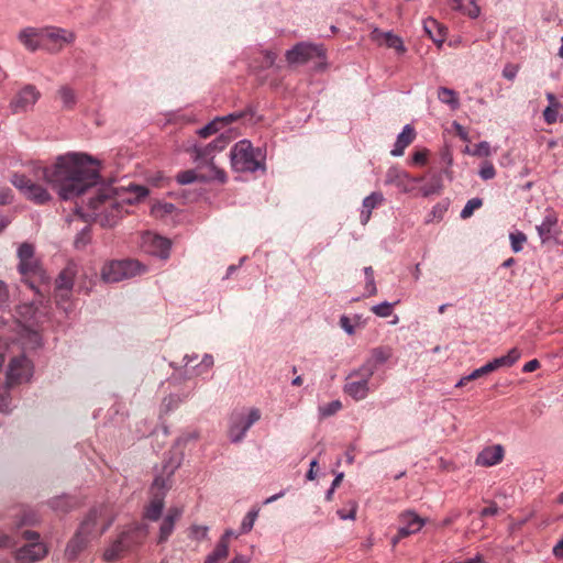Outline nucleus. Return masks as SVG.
I'll return each mask as SVG.
<instances>
[{"instance_id": "nucleus-27", "label": "nucleus", "mask_w": 563, "mask_h": 563, "mask_svg": "<svg viewBox=\"0 0 563 563\" xmlns=\"http://www.w3.org/2000/svg\"><path fill=\"white\" fill-rule=\"evenodd\" d=\"M521 357V352L518 347H512L506 355L496 357L489 362V365L494 371L500 367H511Z\"/></svg>"}, {"instance_id": "nucleus-52", "label": "nucleus", "mask_w": 563, "mask_h": 563, "mask_svg": "<svg viewBox=\"0 0 563 563\" xmlns=\"http://www.w3.org/2000/svg\"><path fill=\"white\" fill-rule=\"evenodd\" d=\"M473 155L476 156H489L490 155V145L488 142L483 141L475 145Z\"/></svg>"}, {"instance_id": "nucleus-59", "label": "nucleus", "mask_w": 563, "mask_h": 563, "mask_svg": "<svg viewBox=\"0 0 563 563\" xmlns=\"http://www.w3.org/2000/svg\"><path fill=\"white\" fill-rule=\"evenodd\" d=\"M539 367H540V362L534 358V360L527 362L523 365L522 371L525 373H531V372H534L536 369H538Z\"/></svg>"}, {"instance_id": "nucleus-63", "label": "nucleus", "mask_w": 563, "mask_h": 563, "mask_svg": "<svg viewBox=\"0 0 563 563\" xmlns=\"http://www.w3.org/2000/svg\"><path fill=\"white\" fill-rule=\"evenodd\" d=\"M341 327L347 332L349 334H352L354 332L353 325H351L350 320L346 316H342L340 320Z\"/></svg>"}, {"instance_id": "nucleus-38", "label": "nucleus", "mask_w": 563, "mask_h": 563, "mask_svg": "<svg viewBox=\"0 0 563 563\" xmlns=\"http://www.w3.org/2000/svg\"><path fill=\"white\" fill-rule=\"evenodd\" d=\"M90 242V228L86 225L81 231L76 235L74 241V246L77 250L85 249Z\"/></svg>"}, {"instance_id": "nucleus-53", "label": "nucleus", "mask_w": 563, "mask_h": 563, "mask_svg": "<svg viewBox=\"0 0 563 563\" xmlns=\"http://www.w3.org/2000/svg\"><path fill=\"white\" fill-rule=\"evenodd\" d=\"M519 66L515 64H507L503 69V76L508 80H514L518 74Z\"/></svg>"}, {"instance_id": "nucleus-64", "label": "nucleus", "mask_w": 563, "mask_h": 563, "mask_svg": "<svg viewBox=\"0 0 563 563\" xmlns=\"http://www.w3.org/2000/svg\"><path fill=\"white\" fill-rule=\"evenodd\" d=\"M553 555L558 559L563 558V538L553 547Z\"/></svg>"}, {"instance_id": "nucleus-11", "label": "nucleus", "mask_w": 563, "mask_h": 563, "mask_svg": "<svg viewBox=\"0 0 563 563\" xmlns=\"http://www.w3.org/2000/svg\"><path fill=\"white\" fill-rule=\"evenodd\" d=\"M41 98L40 90L34 85H25L13 96L9 108L14 114L25 113L33 109Z\"/></svg>"}, {"instance_id": "nucleus-55", "label": "nucleus", "mask_w": 563, "mask_h": 563, "mask_svg": "<svg viewBox=\"0 0 563 563\" xmlns=\"http://www.w3.org/2000/svg\"><path fill=\"white\" fill-rule=\"evenodd\" d=\"M410 534L411 531H408L407 529L399 527L397 534L391 538V545L395 548L401 539Z\"/></svg>"}, {"instance_id": "nucleus-2", "label": "nucleus", "mask_w": 563, "mask_h": 563, "mask_svg": "<svg viewBox=\"0 0 563 563\" xmlns=\"http://www.w3.org/2000/svg\"><path fill=\"white\" fill-rule=\"evenodd\" d=\"M180 465V457L170 455L164 462L162 474L157 475L151 486V500L145 507L144 517L151 521H157L164 509L165 496L170 488V478Z\"/></svg>"}, {"instance_id": "nucleus-31", "label": "nucleus", "mask_w": 563, "mask_h": 563, "mask_svg": "<svg viewBox=\"0 0 563 563\" xmlns=\"http://www.w3.org/2000/svg\"><path fill=\"white\" fill-rule=\"evenodd\" d=\"M192 152H194V161L197 162V163H207L209 164L210 168L213 165L212 163V159H213V153H214V150L211 148V145L208 144L206 146H194L192 148Z\"/></svg>"}, {"instance_id": "nucleus-47", "label": "nucleus", "mask_w": 563, "mask_h": 563, "mask_svg": "<svg viewBox=\"0 0 563 563\" xmlns=\"http://www.w3.org/2000/svg\"><path fill=\"white\" fill-rule=\"evenodd\" d=\"M341 407H342L341 401L333 400V401L320 407L319 411L322 417H330V416L336 413L341 409Z\"/></svg>"}, {"instance_id": "nucleus-13", "label": "nucleus", "mask_w": 563, "mask_h": 563, "mask_svg": "<svg viewBox=\"0 0 563 563\" xmlns=\"http://www.w3.org/2000/svg\"><path fill=\"white\" fill-rule=\"evenodd\" d=\"M373 376H364L361 367L353 369L346 377L344 393L354 400H363L371 391L369 380Z\"/></svg>"}, {"instance_id": "nucleus-25", "label": "nucleus", "mask_w": 563, "mask_h": 563, "mask_svg": "<svg viewBox=\"0 0 563 563\" xmlns=\"http://www.w3.org/2000/svg\"><path fill=\"white\" fill-rule=\"evenodd\" d=\"M399 521L402 525L400 527L411 531V534L419 532L426 523L424 519L410 510L401 512Z\"/></svg>"}, {"instance_id": "nucleus-39", "label": "nucleus", "mask_w": 563, "mask_h": 563, "mask_svg": "<svg viewBox=\"0 0 563 563\" xmlns=\"http://www.w3.org/2000/svg\"><path fill=\"white\" fill-rule=\"evenodd\" d=\"M482 205H483V200L481 198L470 199L461 211V214H460L461 218L462 219L470 218L473 214L474 210L481 208Z\"/></svg>"}, {"instance_id": "nucleus-10", "label": "nucleus", "mask_w": 563, "mask_h": 563, "mask_svg": "<svg viewBox=\"0 0 563 563\" xmlns=\"http://www.w3.org/2000/svg\"><path fill=\"white\" fill-rule=\"evenodd\" d=\"M325 51L322 45L298 43L287 51L286 59L289 64H305L312 59H324Z\"/></svg>"}, {"instance_id": "nucleus-45", "label": "nucleus", "mask_w": 563, "mask_h": 563, "mask_svg": "<svg viewBox=\"0 0 563 563\" xmlns=\"http://www.w3.org/2000/svg\"><path fill=\"white\" fill-rule=\"evenodd\" d=\"M222 119H214L213 121L209 122L205 126L198 130V135L201 137H208L219 131V124L221 123Z\"/></svg>"}, {"instance_id": "nucleus-29", "label": "nucleus", "mask_w": 563, "mask_h": 563, "mask_svg": "<svg viewBox=\"0 0 563 563\" xmlns=\"http://www.w3.org/2000/svg\"><path fill=\"white\" fill-rule=\"evenodd\" d=\"M556 218L549 214L543 219L541 224L537 225V231L542 243L550 241V239L552 238V231L556 225Z\"/></svg>"}, {"instance_id": "nucleus-56", "label": "nucleus", "mask_w": 563, "mask_h": 563, "mask_svg": "<svg viewBox=\"0 0 563 563\" xmlns=\"http://www.w3.org/2000/svg\"><path fill=\"white\" fill-rule=\"evenodd\" d=\"M499 511L498 506L495 503H492L488 507H485L481 510V517H489L495 516Z\"/></svg>"}, {"instance_id": "nucleus-40", "label": "nucleus", "mask_w": 563, "mask_h": 563, "mask_svg": "<svg viewBox=\"0 0 563 563\" xmlns=\"http://www.w3.org/2000/svg\"><path fill=\"white\" fill-rule=\"evenodd\" d=\"M183 401V399L178 395H169L165 397L162 401V411L164 413H168L175 408L178 407V405Z\"/></svg>"}, {"instance_id": "nucleus-19", "label": "nucleus", "mask_w": 563, "mask_h": 563, "mask_svg": "<svg viewBox=\"0 0 563 563\" xmlns=\"http://www.w3.org/2000/svg\"><path fill=\"white\" fill-rule=\"evenodd\" d=\"M145 536L146 530L143 526L131 525L125 530H123L117 539L123 541V547L126 549V551H130L134 547L141 544Z\"/></svg>"}, {"instance_id": "nucleus-54", "label": "nucleus", "mask_w": 563, "mask_h": 563, "mask_svg": "<svg viewBox=\"0 0 563 563\" xmlns=\"http://www.w3.org/2000/svg\"><path fill=\"white\" fill-rule=\"evenodd\" d=\"M208 527L206 526H192L191 527V534L194 538L200 540L206 539L208 536Z\"/></svg>"}, {"instance_id": "nucleus-51", "label": "nucleus", "mask_w": 563, "mask_h": 563, "mask_svg": "<svg viewBox=\"0 0 563 563\" xmlns=\"http://www.w3.org/2000/svg\"><path fill=\"white\" fill-rule=\"evenodd\" d=\"M496 175V170H495V167L492 163H485L482 168L479 169V176L484 179V180H488V179H492L494 178Z\"/></svg>"}, {"instance_id": "nucleus-4", "label": "nucleus", "mask_w": 563, "mask_h": 563, "mask_svg": "<svg viewBox=\"0 0 563 563\" xmlns=\"http://www.w3.org/2000/svg\"><path fill=\"white\" fill-rule=\"evenodd\" d=\"M99 511L92 509L80 523L75 536L67 543L65 554L69 560H75L78 554L88 545L96 531Z\"/></svg>"}, {"instance_id": "nucleus-33", "label": "nucleus", "mask_w": 563, "mask_h": 563, "mask_svg": "<svg viewBox=\"0 0 563 563\" xmlns=\"http://www.w3.org/2000/svg\"><path fill=\"white\" fill-rule=\"evenodd\" d=\"M423 29L434 42L442 43L444 41L442 26L437 20L428 18L423 23Z\"/></svg>"}, {"instance_id": "nucleus-28", "label": "nucleus", "mask_w": 563, "mask_h": 563, "mask_svg": "<svg viewBox=\"0 0 563 563\" xmlns=\"http://www.w3.org/2000/svg\"><path fill=\"white\" fill-rule=\"evenodd\" d=\"M48 505L54 511L68 512L76 506V500L68 495H62L52 498Z\"/></svg>"}, {"instance_id": "nucleus-34", "label": "nucleus", "mask_w": 563, "mask_h": 563, "mask_svg": "<svg viewBox=\"0 0 563 563\" xmlns=\"http://www.w3.org/2000/svg\"><path fill=\"white\" fill-rule=\"evenodd\" d=\"M229 554V544L224 540H219L214 550L205 559V563H218L227 559Z\"/></svg>"}, {"instance_id": "nucleus-18", "label": "nucleus", "mask_w": 563, "mask_h": 563, "mask_svg": "<svg viewBox=\"0 0 563 563\" xmlns=\"http://www.w3.org/2000/svg\"><path fill=\"white\" fill-rule=\"evenodd\" d=\"M197 354L184 356L185 375L189 377L198 376L206 373L213 366V357L210 354H205L200 363H197Z\"/></svg>"}, {"instance_id": "nucleus-14", "label": "nucleus", "mask_w": 563, "mask_h": 563, "mask_svg": "<svg viewBox=\"0 0 563 563\" xmlns=\"http://www.w3.org/2000/svg\"><path fill=\"white\" fill-rule=\"evenodd\" d=\"M212 179H217L220 183H224L227 180V175H225L224 170H222L216 166L211 167V174H208V175L207 174H198L194 169L183 170L176 175V180L180 185H189L195 181L206 183V181H209Z\"/></svg>"}, {"instance_id": "nucleus-32", "label": "nucleus", "mask_w": 563, "mask_h": 563, "mask_svg": "<svg viewBox=\"0 0 563 563\" xmlns=\"http://www.w3.org/2000/svg\"><path fill=\"white\" fill-rule=\"evenodd\" d=\"M19 272L23 275H42V268L38 260L33 256L26 261H20L18 265Z\"/></svg>"}, {"instance_id": "nucleus-22", "label": "nucleus", "mask_w": 563, "mask_h": 563, "mask_svg": "<svg viewBox=\"0 0 563 563\" xmlns=\"http://www.w3.org/2000/svg\"><path fill=\"white\" fill-rule=\"evenodd\" d=\"M18 38L25 46V48L31 52H35L40 47H43V41L42 35L40 34V29L25 27L20 31Z\"/></svg>"}, {"instance_id": "nucleus-26", "label": "nucleus", "mask_w": 563, "mask_h": 563, "mask_svg": "<svg viewBox=\"0 0 563 563\" xmlns=\"http://www.w3.org/2000/svg\"><path fill=\"white\" fill-rule=\"evenodd\" d=\"M449 2L453 10L460 11L471 19H476L479 15L481 10L476 0H449Z\"/></svg>"}, {"instance_id": "nucleus-30", "label": "nucleus", "mask_w": 563, "mask_h": 563, "mask_svg": "<svg viewBox=\"0 0 563 563\" xmlns=\"http://www.w3.org/2000/svg\"><path fill=\"white\" fill-rule=\"evenodd\" d=\"M123 541H120L119 539H115L103 552V560L104 561H115L123 556L124 553H126V549L123 547Z\"/></svg>"}, {"instance_id": "nucleus-43", "label": "nucleus", "mask_w": 563, "mask_h": 563, "mask_svg": "<svg viewBox=\"0 0 563 563\" xmlns=\"http://www.w3.org/2000/svg\"><path fill=\"white\" fill-rule=\"evenodd\" d=\"M258 511L257 510H251L247 512V515L242 520L241 527H240V533H247L252 530L254 522L257 518Z\"/></svg>"}, {"instance_id": "nucleus-5", "label": "nucleus", "mask_w": 563, "mask_h": 563, "mask_svg": "<svg viewBox=\"0 0 563 563\" xmlns=\"http://www.w3.org/2000/svg\"><path fill=\"white\" fill-rule=\"evenodd\" d=\"M145 272V267L134 260L110 261L101 269V278L106 283H119Z\"/></svg>"}, {"instance_id": "nucleus-16", "label": "nucleus", "mask_w": 563, "mask_h": 563, "mask_svg": "<svg viewBox=\"0 0 563 563\" xmlns=\"http://www.w3.org/2000/svg\"><path fill=\"white\" fill-rule=\"evenodd\" d=\"M393 355V351L388 346H378L371 351V355L360 366L364 376H373L379 365L385 364Z\"/></svg>"}, {"instance_id": "nucleus-61", "label": "nucleus", "mask_w": 563, "mask_h": 563, "mask_svg": "<svg viewBox=\"0 0 563 563\" xmlns=\"http://www.w3.org/2000/svg\"><path fill=\"white\" fill-rule=\"evenodd\" d=\"M22 536L25 540L30 541V543L40 542V534L35 531L25 530Z\"/></svg>"}, {"instance_id": "nucleus-57", "label": "nucleus", "mask_w": 563, "mask_h": 563, "mask_svg": "<svg viewBox=\"0 0 563 563\" xmlns=\"http://www.w3.org/2000/svg\"><path fill=\"white\" fill-rule=\"evenodd\" d=\"M209 144L211 145V148L214 150V152L222 151L227 146V139L223 135H221Z\"/></svg>"}, {"instance_id": "nucleus-24", "label": "nucleus", "mask_w": 563, "mask_h": 563, "mask_svg": "<svg viewBox=\"0 0 563 563\" xmlns=\"http://www.w3.org/2000/svg\"><path fill=\"white\" fill-rule=\"evenodd\" d=\"M415 136L416 133L413 128L409 124L405 125L401 133L398 134L390 154L396 157L401 156L405 148L413 141Z\"/></svg>"}, {"instance_id": "nucleus-9", "label": "nucleus", "mask_w": 563, "mask_h": 563, "mask_svg": "<svg viewBox=\"0 0 563 563\" xmlns=\"http://www.w3.org/2000/svg\"><path fill=\"white\" fill-rule=\"evenodd\" d=\"M78 274V266L75 262H68L55 279V299L58 305L69 301L74 280Z\"/></svg>"}, {"instance_id": "nucleus-7", "label": "nucleus", "mask_w": 563, "mask_h": 563, "mask_svg": "<svg viewBox=\"0 0 563 563\" xmlns=\"http://www.w3.org/2000/svg\"><path fill=\"white\" fill-rule=\"evenodd\" d=\"M40 34L42 35L43 47L51 53L62 51L76 40V34L73 31L57 26L42 27Z\"/></svg>"}, {"instance_id": "nucleus-62", "label": "nucleus", "mask_w": 563, "mask_h": 563, "mask_svg": "<svg viewBox=\"0 0 563 563\" xmlns=\"http://www.w3.org/2000/svg\"><path fill=\"white\" fill-rule=\"evenodd\" d=\"M365 289H366V296H374V295H376L377 287H376V284H375V279L366 280Z\"/></svg>"}, {"instance_id": "nucleus-37", "label": "nucleus", "mask_w": 563, "mask_h": 563, "mask_svg": "<svg viewBox=\"0 0 563 563\" xmlns=\"http://www.w3.org/2000/svg\"><path fill=\"white\" fill-rule=\"evenodd\" d=\"M175 210V206L169 202H157L154 203L151 208V213L155 218H162L166 214L173 213Z\"/></svg>"}, {"instance_id": "nucleus-15", "label": "nucleus", "mask_w": 563, "mask_h": 563, "mask_svg": "<svg viewBox=\"0 0 563 563\" xmlns=\"http://www.w3.org/2000/svg\"><path fill=\"white\" fill-rule=\"evenodd\" d=\"M142 247L150 254L161 258H167L169 256L170 241L161 235L147 232L142 236Z\"/></svg>"}, {"instance_id": "nucleus-17", "label": "nucleus", "mask_w": 563, "mask_h": 563, "mask_svg": "<svg viewBox=\"0 0 563 563\" xmlns=\"http://www.w3.org/2000/svg\"><path fill=\"white\" fill-rule=\"evenodd\" d=\"M46 554L47 548L44 543L32 542L20 548L14 558L19 563H34L45 558Z\"/></svg>"}, {"instance_id": "nucleus-1", "label": "nucleus", "mask_w": 563, "mask_h": 563, "mask_svg": "<svg viewBox=\"0 0 563 563\" xmlns=\"http://www.w3.org/2000/svg\"><path fill=\"white\" fill-rule=\"evenodd\" d=\"M98 162L84 153H69L57 157L51 168L43 169L44 179L57 189L64 200H70L87 192L88 212L85 217L102 227H113L126 212L125 207L139 202L148 195L145 186H130L119 194L109 186L95 188L100 179Z\"/></svg>"}, {"instance_id": "nucleus-3", "label": "nucleus", "mask_w": 563, "mask_h": 563, "mask_svg": "<svg viewBox=\"0 0 563 563\" xmlns=\"http://www.w3.org/2000/svg\"><path fill=\"white\" fill-rule=\"evenodd\" d=\"M231 165L239 173L265 172V156L249 140L239 141L230 152Z\"/></svg>"}, {"instance_id": "nucleus-58", "label": "nucleus", "mask_w": 563, "mask_h": 563, "mask_svg": "<svg viewBox=\"0 0 563 563\" xmlns=\"http://www.w3.org/2000/svg\"><path fill=\"white\" fill-rule=\"evenodd\" d=\"M12 202V194L11 190L3 189L0 191V206L10 205Z\"/></svg>"}, {"instance_id": "nucleus-50", "label": "nucleus", "mask_w": 563, "mask_h": 563, "mask_svg": "<svg viewBox=\"0 0 563 563\" xmlns=\"http://www.w3.org/2000/svg\"><path fill=\"white\" fill-rule=\"evenodd\" d=\"M492 372H493V369H492V367L489 365V362H488L484 366L474 369L470 375L465 376V379L474 380V379H477V378H479V377H482L484 375H487V374H489Z\"/></svg>"}, {"instance_id": "nucleus-21", "label": "nucleus", "mask_w": 563, "mask_h": 563, "mask_svg": "<svg viewBox=\"0 0 563 563\" xmlns=\"http://www.w3.org/2000/svg\"><path fill=\"white\" fill-rule=\"evenodd\" d=\"M504 453L500 444L487 446L478 453L475 463L481 466H494L503 461Z\"/></svg>"}, {"instance_id": "nucleus-44", "label": "nucleus", "mask_w": 563, "mask_h": 563, "mask_svg": "<svg viewBox=\"0 0 563 563\" xmlns=\"http://www.w3.org/2000/svg\"><path fill=\"white\" fill-rule=\"evenodd\" d=\"M395 303H390L388 301L380 302L372 307V312L378 317L387 318L393 312V307Z\"/></svg>"}, {"instance_id": "nucleus-48", "label": "nucleus", "mask_w": 563, "mask_h": 563, "mask_svg": "<svg viewBox=\"0 0 563 563\" xmlns=\"http://www.w3.org/2000/svg\"><path fill=\"white\" fill-rule=\"evenodd\" d=\"M558 108L559 103H555L554 106H549L544 109L543 118L547 123L553 124L556 122L559 115Z\"/></svg>"}, {"instance_id": "nucleus-49", "label": "nucleus", "mask_w": 563, "mask_h": 563, "mask_svg": "<svg viewBox=\"0 0 563 563\" xmlns=\"http://www.w3.org/2000/svg\"><path fill=\"white\" fill-rule=\"evenodd\" d=\"M349 506H350V510L346 512L344 509H339L338 510V516L342 519V520H354L355 519V515H356V509H357V504L356 501L354 500H350L349 501Z\"/></svg>"}, {"instance_id": "nucleus-23", "label": "nucleus", "mask_w": 563, "mask_h": 563, "mask_svg": "<svg viewBox=\"0 0 563 563\" xmlns=\"http://www.w3.org/2000/svg\"><path fill=\"white\" fill-rule=\"evenodd\" d=\"M383 194L378 191H374L369 196L364 198L360 214L362 224H366L369 221L373 209L379 206L383 202Z\"/></svg>"}, {"instance_id": "nucleus-20", "label": "nucleus", "mask_w": 563, "mask_h": 563, "mask_svg": "<svg viewBox=\"0 0 563 563\" xmlns=\"http://www.w3.org/2000/svg\"><path fill=\"white\" fill-rule=\"evenodd\" d=\"M183 509L179 507H170L162 520L159 527L158 543H164L172 536L176 522L180 519Z\"/></svg>"}, {"instance_id": "nucleus-8", "label": "nucleus", "mask_w": 563, "mask_h": 563, "mask_svg": "<svg viewBox=\"0 0 563 563\" xmlns=\"http://www.w3.org/2000/svg\"><path fill=\"white\" fill-rule=\"evenodd\" d=\"M261 419V411L252 408L246 415L243 411H235L230 417L229 437L232 442H240L249 429Z\"/></svg>"}, {"instance_id": "nucleus-35", "label": "nucleus", "mask_w": 563, "mask_h": 563, "mask_svg": "<svg viewBox=\"0 0 563 563\" xmlns=\"http://www.w3.org/2000/svg\"><path fill=\"white\" fill-rule=\"evenodd\" d=\"M58 97L62 100L65 109H73L77 102L76 92L69 86H62L57 90Z\"/></svg>"}, {"instance_id": "nucleus-42", "label": "nucleus", "mask_w": 563, "mask_h": 563, "mask_svg": "<svg viewBox=\"0 0 563 563\" xmlns=\"http://www.w3.org/2000/svg\"><path fill=\"white\" fill-rule=\"evenodd\" d=\"M509 239L511 243V250L515 253H519L522 250L523 243L527 241L526 234L520 231L510 233Z\"/></svg>"}, {"instance_id": "nucleus-46", "label": "nucleus", "mask_w": 563, "mask_h": 563, "mask_svg": "<svg viewBox=\"0 0 563 563\" xmlns=\"http://www.w3.org/2000/svg\"><path fill=\"white\" fill-rule=\"evenodd\" d=\"M35 250L34 246L31 243L24 242L22 243L18 249V257L20 261H26L31 257L35 256Z\"/></svg>"}, {"instance_id": "nucleus-36", "label": "nucleus", "mask_w": 563, "mask_h": 563, "mask_svg": "<svg viewBox=\"0 0 563 563\" xmlns=\"http://www.w3.org/2000/svg\"><path fill=\"white\" fill-rule=\"evenodd\" d=\"M438 99L445 104H449L452 109H457L460 106L456 92L453 89L441 87L438 90Z\"/></svg>"}, {"instance_id": "nucleus-6", "label": "nucleus", "mask_w": 563, "mask_h": 563, "mask_svg": "<svg viewBox=\"0 0 563 563\" xmlns=\"http://www.w3.org/2000/svg\"><path fill=\"white\" fill-rule=\"evenodd\" d=\"M10 181L26 199L36 205H45L52 199L44 187L35 184L24 174L14 173Z\"/></svg>"}, {"instance_id": "nucleus-41", "label": "nucleus", "mask_w": 563, "mask_h": 563, "mask_svg": "<svg viewBox=\"0 0 563 563\" xmlns=\"http://www.w3.org/2000/svg\"><path fill=\"white\" fill-rule=\"evenodd\" d=\"M385 44L387 47L394 48L399 53L405 52L402 40L399 36L394 35L393 33L388 32L385 34Z\"/></svg>"}, {"instance_id": "nucleus-12", "label": "nucleus", "mask_w": 563, "mask_h": 563, "mask_svg": "<svg viewBox=\"0 0 563 563\" xmlns=\"http://www.w3.org/2000/svg\"><path fill=\"white\" fill-rule=\"evenodd\" d=\"M31 375L30 361L24 355L13 357L8 365L4 391H8L15 385L27 382Z\"/></svg>"}, {"instance_id": "nucleus-60", "label": "nucleus", "mask_w": 563, "mask_h": 563, "mask_svg": "<svg viewBox=\"0 0 563 563\" xmlns=\"http://www.w3.org/2000/svg\"><path fill=\"white\" fill-rule=\"evenodd\" d=\"M412 162L417 165H423L427 162V153L418 151L412 155Z\"/></svg>"}]
</instances>
